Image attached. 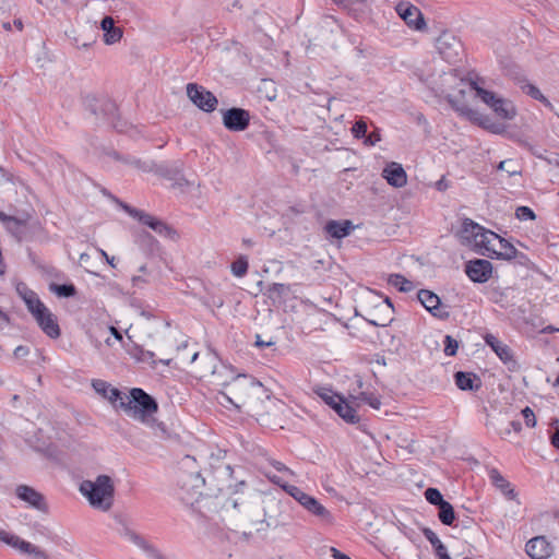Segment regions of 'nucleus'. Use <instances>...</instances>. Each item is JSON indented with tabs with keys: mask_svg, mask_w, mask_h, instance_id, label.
Returning a JSON list of instances; mask_svg holds the SVG:
<instances>
[{
	"mask_svg": "<svg viewBox=\"0 0 559 559\" xmlns=\"http://www.w3.org/2000/svg\"><path fill=\"white\" fill-rule=\"evenodd\" d=\"M270 399L264 385L247 374H238L226 384V391L219 393V403H230L236 408L242 407L255 408L263 401Z\"/></svg>",
	"mask_w": 559,
	"mask_h": 559,
	"instance_id": "f257e3e1",
	"label": "nucleus"
},
{
	"mask_svg": "<svg viewBox=\"0 0 559 559\" xmlns=\"http://www.w3.org/2000/svg\"><path fill=\"white\" fill-rule=\"evenodd\" d=\"M79 490L95 510L107 512L114 504L115 484L108 475H98L94 480H83Z\"/></svg>",
	"mask_w": 559,
	"mask_h": 559,
	"instance_id": "f03ea898",
	"label": "nucleus"
},
{
	"mask_svg": "<svg viewBox=\"0 0 559 559\" xmlns=\"http://www.w3.org/2000/svg\"><path fill=\"white\" fill-rule=\"evenodd\" d=\"M119 407L131 418L150 424L157 412L155 400L142 389L135 388L129 395L123 394Z\"/></svg>",
	"mask_w": 559,
	"mask_h": 559,
	"instance_id": "7ed1b4c3",
	"label": "nucleus"
},
{
	"mask_svg": "<svg viewBox=\"0 0 559 559\" xmlns=\"http://www.w3.org/2000/svg\"><path fill=\"white\" fill-rule=\"evenodd\" d=\"M188 340L179 331H168L157 344V349L166 355L171 356L175 354L180 362H193L198 357V352L187 354Z\"/></svg>",
	"mask_w": 559,
	"mask_h": 559,
	"instance_id": "20e7f679",
	"label": "nucleus"
},
{
	"mask_svg": "<svg viewBox=\"0 0 559 559\" xmlns=\"http://www.w3.org/2000/svg\"><path fill=\"white\" fill-rule=\"evenodd\" d=\"M178 497L187 506H193L202 496L204 479L200 473H185L178 480Z\"/></svg>",
	"mask_w": 559,
	"mask_h": 559,
	"instance_id": "39448f33",
	"label": "nucleus"
},
{
	"mask_svg": "<svg viewBox=\"0 0 559 559\" xmlns=\"http://www.w3.org/2000/svg\"><path fill=\"white\" fill-rule=\"evenodd\" d=\"M436 47L440 56L450 63L460 60L463 52L461 40L450 32H443L437 38Z\"/></svg>",
	"mask_w": 559,
	"mask_h": 559,
	"instance_id": "423d86ee",
	"label": "nucleus"
},
{
	"mask_svg": "<svg viewBox=\"0 0 559 559\" xmlns=\"http://www.w3.org/2000/svg\"><path fill=\"white\" fill-rule=\"evenodd\" d=\"M0 542L19 550L21 554L31 556L33 559H49L48 555L38 546L22 539L20 536L11 534L0 528Z\"/></svg>",
	"mask_w": 559,
	"mask_h": 559,
	"instance_id": "0eeeda50",
	"label": "nucleus"
},
{
	"mask_svg": "<svg viewBox=\"0 0 559 559\" xmlns=\"http://www.w3.org/2000/svg\"><path fill=\"white\" fill-rule=\"evenodd\" d=\"M187 95L198 108L205 112H212L217 107L218 100L216 96L197 83H189L187 85Z\"/></svg>",
	"mask_w": 559,
	"mask_h": 559,
	"instance_id": "6e6552de",
	"label": "nucleus"
},
{
	"mask_svg": "<svg viewBox=\"0 0 559 559\" xmlns=\"http://www.w3.org/2000/svg\"><path fill=\"white\" fill-rule=\"evenodd\" d=\"M420 304L436 318L447 320L450 317L448 307L441 304L438 295L428 289H420L417 294Z\"/></svg>",
	"mask_w": 559,
	"mask_h": 559,
	"instance_id": "1a4fd4ad",
	"label": "nucleus"
},
{
	"mask_svg": "<svg viewBox=\"0 0 559 559\" xmlns=\"http://www.w3.org/2000/svg\"><path fill=\"white\" fill-rule=\"evenodd\" d=\"M396 13L400 17L412 28L421 31L425 28L426 23L421 11L409 2H400L395 7Z\"/></svg>",
	"mask_w": 559,
	"mask_h": 559,
	"instance_id": "9d476101",
	"label": "nucleus"
},
{
	"mask_svg": "<svg viewBox=\"0 0 559 559\" xmlns=\"http://www.w3.org/2000/svg\"><path fill=\"white\" fill-rule=\"evenodd\" d=\"M250 122L249 111L242 108H230L223 111V124L229 131H243Z\"/></svg>",
	"mask_w": 559,
	"mask_h": 559,
	"instance_id": "9b49d317",
	"label": "nucleus"
},
{
	"mask_svg": "<svg viewBox=\"0 0 559 559\" xmlns=\"http://www.w3.org/2000/svg\"><path fill=\"white\" fill-rule=\"evenodd\" d=\"M120 205L130 216L148 226L158 235H167L170 231V228L164 222L150 215L148 213L136 210L126 203H120Z\"/></svg>",
	"mask_w": 559,
	"mask_h": 559,
	"instance_id": "f8f14e48",
	"label": "nucleus"
},
{
	"mask_svg": "<svg viewBox=\"0 0 559 559\" xmlns=\"http://www.w3.org/2000/svg\"><path fill=\"white\" fill-rule=\"evenodd\" d=\"M465 272L471 281L475 283H485L491 277L492 264L488 260H472L466 263Z\"/></svg>",
	"mask_w": 559,
	"mask_h": 559,
	"instance_id": "ddd939ff",
	"label": "nucleus"
},
{
	"mask_svg": "<svg viewBox=\"0 0 559 559\" xmlns=\"http://www.w3.org/2000/svg\"><path fill=\"white\" fill-rule=\"evenodd\" d=\"M525 551L532 559H547L552 555L554 546L545 536H536L526 543Z\"/></svg>",
	"mask_w": 559,
	"mask_h": 559,
	"instance_id": "4468645a",
	"label": "nucleus"
},
{
	"mask_svg": "<svg viewBox=\"0 0 559 559\" xmlns=\"http://www.w3.org/2000/svg\"><path fill=\"white\" fill-rule=\"evenodd\" d=\"M34 319L48 337L56 340L60 336L61 330L57 318L48 308Z\"/></svg>",
	"mask_w": 559,
	"mask_h": 559,
	"instance_id": "2eb2a0df",
	"label": "nucleus"
},
{
	"mask_svg": "<svg viewBox=\"0 0 559 559\" xmlns=\"http://www.w3.org/2000/svg\"><path fill=\"white\" fill-rule=\"evenodd\" d=\"M382 177L394 188H402L407 183V175L401 164L391 162L382 170Z\"/></svg>",
	"mask_w": 559,
	"mask_h": 559,
	"instance_id": "dca6fc26",
	"label": "nucleus"
},
{
	"mask_svg": "<svg viewBox=\"0 0 559 559\" xmlns=\"http://www.w3.org/2000/svg\"><path fill=\"white\" fill-rule=\"evenodd\" d=\"M265 476L273 484L278 485L283 490H285V492H287L290 497L298 501L304 508L307 504V502L310 501L312 498V496H309L308 493L304 492L299 487L283 481V479L275 474L265 472Z\"/></svg>",
	"mask_w": 559,
	"mask_h": 559,
	"instance_id": "f3484780",
	"label": "nucleus"
},
{
	"mask_svg": "<svg viewBox=\"0 0 559 559\" xmlns=\"http://www.w3.org/2000/svg\"><path fill=\"white\" fill-rule=\"evenodd\" d=\"M84 105L95 116H106L112 114L116 109L115 104L107 98H99L95 95H87L84 98Z\"/></svg>",
	"mask_w": 559,
	"mask_h": 559,
	"instance_id": "a211bd4d",
	"label": "nucleus"
},
{
	"mask_svg": "<svg viewBox=\"0 0 559 559\" xmlns=\"http://www.w3.org/2000/svg\"><path fill=\"white\" fill-rule=\"evenodd\" d=\"M484 340L504 364L512 365L513 367L516 365V361L513 359L512 350L507 344L492 334H486Z\"/></svg>",
	"mask_w": 559,
	"mask_h": 559,
	"instance_id": "6ab92c4d",
	"label": "nucleus"
},
{
	"mask_svg": "<svg viewBox=\"0 0 559 559\" xmlns=\"http://www.w3.org/2000/svg\"><path fill=\"white\" fill-rule=\"evenodd\" d=\"M492 243L491 245V255L490 258L503 259V260H512V257L515 254L516 248L510 243L508 240L501 238L499 235L490 236Z\"/></svg>",
	"mask_w": 559,
	"mask_h": 559,
	"instance_id": "aec40b11",
	"label": "nucleus"
},
{
	"mask_svg": "<svg viewBox=\"0 0 559 559\" xmlns=\"http://www.w3.org/2000/svg\"><path fill=\"white\" fill-rule=\"evenodd\" d=\"M16 496L21 500L27 502L29 506L34 507L35 509H37L39 511L46 510V503H45L43 495L29 486H26V485L17 486Z\"/></svg>",
	"mask_w": 559,
	"mask_h": 559,
	"instance_id": "412c9836",
	"label": "nucleus"
},
{
	"mask_svg": "<svg viewBox=\"0 0 559 559\" xmlns=\"http://www.w3.org/2000/svg\"><path fill=\"white\" fill-rule=\"evenodd\" d=\"M121 535L133 543L139 548L143 549L151 559H166L157 550H155L142 536L134 531L124 527Z\"/></svg>",
	"mask_w": 559,
	"mask_h": 559,
	"instance_id": "4be33fe9",
	"label": "nucleus"
},
{
	"mask_svg": "<svg viewBox=\"0 0 559 559\" xmlns=\"http://www.w3.org/2000/svg\"><path fill=\"white\" fill-rule=\"evenodd\" d=\"M94 390L103 397L107 399L110 403L120 404L123 394L116 388H112L104 380H94L92 382Z\"/></svg>",
	"mask_w": 559,
	"mask_h": 559,
	"instance_id": "5701e85b",
	"label": "nucleus"
},
{
	"mask_svg": "<svg viewBox=\"0 0 559 559\" xmlns=\"http://www.w3.org/2000/svg\"><path fill=\"white\" fill-rule=\"evenodd\" d=\"M490 236H497L496 233L491 230H487L483 227V230H479L477 240L473 242L471 246L478 254L490 258L491 255V245L492 240Z\"/></svg>",
	"mask_w": 559,
	"mask_h": 559,
	"instance_id": "b1692460",
	"label": "nucleus"
},
{
	"mask_svg": "<svg viewBox=\"0 0 559 559\" xmlns=\"http://www.w3.org/2000/svg\"><path fill=\"white\" fill-rule=\"evenodd\" d=\"M100 27L104 31L105 44L112 45L121 39L122 31L115 26V21L111 16H105L102 20Z\"/></svg>",
	"mask_w": 559,
	"mask_h": 559,
	"instance_id": "393cba45",
	"label": "nucleus"
},
{
	"mask_svg": "<svg viewBox=\"0 0 559 559\" xmlns=\"http://www.w3.org/2000/svg\"><path fill=\"white\" fill-rule=\"evenodd\" d=\"M479 230H483L480 225L474 223L469 218H465L460 230L461 241L471 247L473 242L477 240Z\"/></svg>",
	"mask_w": 559,
	"mask_h": 559,
	"instance_id": "a878e982",
	"label": "nucleus"
},
{
	"mask_svg": "<svg viewBox=\"0 0 559 559\" xmlns=\"http://www.w3.org/2000/svg\"><path fill=\"white\" fill-rule=\"evenodd\" d=\"M131 356L140 361V362H147L150 364L152 367H155L157 365V360L155 359V353L154 352H151V350H146L140 346H135L133 348V350L130 352ZM173 358H165V359H159L158 362L165 365V366H169L170 365V361H171Z\"/></svg>",
	"mask_w": 559,
	"mask_h": 559,
	"instance_id": "bb28decb",
	"label": "nucleus"
},
{
	"mask_svg": "<svg viewBox=\"0 0 559 559\" xmlns=\"http://www.w3.org/2000/svg\"><path fill=\"white\" fill-rule=\"evenodd\" d=\"M491 109L495 114L506 120H511L516 116V109L512 102L499 97L496 103L492 104Z\"/></svg>",
	"mask_w": 559,
	"mask_h": 559,
	"instance_id": "cd10ccee",
	"label": "nucleus"
},
{
	"mask_svg": "<svg viewBox=\"0 0 559 559\" xmlns=\"http://www.w3.org/2000/svg\"><path fill=\"white\" fill-rule=\"evenodd\" d=\"M305 509L309 513L319 518L321 521L325 523L333 522V516L331 512L324 506H322L314 497H312L311 500L307 502Z\"/></svg>",
	"mask_w": 559,
	"mask_h": 559,
	"instance_id": "c85d7f7f",
	"label": "nucleus"
},
{
	"mask_svg": "<svg viewBox=\"0 0 559 559\" xmlns=\"http://www.w3.org/2000/svg\"><path fill=\"white\" fill-rule=\"evenodd\" d=\"M489 477L492 484L499 488L509 499H515L516 492L513 488H511L510 483L497 469H491L489 472Z\"/></svg>",
	"mask_w": 559,
	"mask_h": 559,
	"instance_id": "c756f323",
	"label": "nucleus"
},
{
	"mask_svg": "<svg viewBox=\"0 0 559 559\" xmlns=\"http://www.w3.org/2000/svg\"><path fill=\"white\" fill-rule=\"evenodd\" d=\"M350 228H352V223L349 221H344V222L331 221L325 226L326 233L331 237L337 238V239L346 237L349 234Z\"/></svg>",
	"mask_w": 559,
	"mask_h": 559,
	"instance_id": "7c9ffc66",
	"label": "nucleus"
},
{
	"mask_svg": "<svg viewBox=\"0 0 559 559\" xmlns=\"http://www.w3.org/2000/svg\"><path fill=\"white\" fill-rule=\"evenodd\" d=\"M333 409L347 423L355 424L359 420L356 409L343 397Z\"/></svg>",
	"mask_w": 559,
	"mask_h": 559,
	"instance_id": "2f4dec72",
	"label": "nucleus"
},
{
	"mask_svg": "<svg viewBox=\"0 0 559 559\" xmlns=\"http://www.w3.org/2000/svg\"><path fill=\"white\" fill-rule=\"evenodd\" d=\"M454 379H455V384L457 385V388L463 391H466V390L473 391V390H477L479 388V383L476 385L474 384V382L476 380L479 381V379L474 373L457 371L454 374Z\"/></svg>",
	"mask_w": 559,
	"mask_h": 559,
	"instance_id": "473e14b6",
	"label": "nucleus"
},
{
	"mask_svg": "<svg viewBox=\"0 0 559 559\" xmlns=\"http://www.w3.org/2000/svg\"><path fill=\"white\" fill-rule=\"evenodd\" d=\"M350 397L357 404L365 403V404H368L369 406H371L373 409H380V407H381V401H380L379 396L371 392H362L361 391V392L357 393L356 395L350 394Z\"/></svg>",
	"mask_w": 559,
	"mask_h": 559,
	"instance_id": "72a5a7b5",
	"label": "nucleus"
},
{
	"mask_svg": "<svg viewBox=\"0 0 559 559\" xmlns=\"http://www.w3.org/2000/svg\"><path fill=\"white\" fill-rule=\"evenodd\" d=\"M388 283L394 287H397L400 292L408 293L414 289L413 282L408 281L401 274H391L388 278Z\"/></svg>",
	"mask_w": 559,
	"mask_h": 559,
	"instance_id": "f704fd0d",
	"label": "nucleus"
},
{
	"mask_svg": "<svg viewBox=\"0 0 559 559\" xmlns=\"http://www.w3.org/2000/svg\"><path fill=\"white\" fill-rule=\"evenodd\" d=\"M438 518L442 524L451 526L455 520V512L452 504L448 501L439 507Z\"/></svg>",
	"mask_w": 559,
	"mask_h": 559,
	"instance_id": "c9c22d12",
	"label": "nucleus"
},
{
	"mask_svg": "<svg viewBox=\"0 0 559 559\" xmlns=\"http://www.w3.org/2000/svg\"><path fill=\"white\" fill-rule=\"evenodd\" d=\"M472 90L475 91L476 96L481 99L487 106L490 108L492 107V104L496 103V100L499 98L495 93L487 91L483 87H480L476 82H471Z\"/></svg>",
	"mask_w": 559,
	"mask_h": 559,
	"instance_id": "e433bc0d",
	"label": "nucleus"
},
{
	"mask_svg": "<svg viewBox=\"0 0 559 559\" xmlns=\"http://www.w3.org/2000/svg\"><path fill=\"white\" fill-rule=\"evenodd\" d=\"M522 90L525 94H527L528 96H531L532 98L536 99V100H539L540 103H543L547 108L551 109L554 108L552 104L548 100V98H546L543 93L540 92V90L533 85V84H525L522 86Z\"/></svg>",
	"mask_w": 559,
	"mask_h": 559,
	"instance_id": "4c0bfd02",
	"label": "nucleus"
},
{
	"mask_svg": "<svg viewBox=\"0 0 559 559\" xmlns=\"http://www.w3.org/2000/svg\"><path fill=\"white\" fill-rule=\"evenodd\" d=\"M290 293V287L286 284L274 283L267 288L269 298L275 300H281L284 296Z\"/></svg>",
	"mask_w": 559,
	"mask_h": 559,
	"instance_id": "58836bf2",
	"label": "nucleus"
},
{
	"mask_svg": "<svg viewBox=\"0 0 559 559\" xmlns=\"http://www.w3.org/2000/svg\"><path fill=\"white\" fill-rule=\"evenodd\" d=\"M27 310L35 318L47 308L39 299L38 295H29L25 302Z\"/></svg>",
	"mask_w": 559,
	"mask_h": 559,
	"instance_id": "ea45409f",
	"label": "nucleus"
},
{
	"mask_svg": "<svg viewBox=\"0 0 559 559\" xmlns=\"http://www.w3.org/2000/svg\"><path fill=\"white\" fill-rule=\"evenodd\" d=\"M248 266L249 263L247 258L240 257L231 263V273L237 277H242L247 274Z\"/></svg>",
	"mask_w": 559,
	"mask_h": 559,
	"instance_id": "a19ab883",
	"label": "nucleus"
},
{
	"mask_svg": "<svg viewBox=\"0 0 559 559\" xmlns=\"http://www.w3.org/2000/svg\"><path fill=\"white\" fill-rule=\"evenodd\" d=\"M50 289L59 297H72L75 295V287L72 284H69V285L51 284Z\"/></svg>",
	"mask_w": 559,
	"mask_h": 559,
	"instance_id": "79ce46f5",
	"label": "nucleus"
},
{
	"mask_svg": "<svg viewBox=\"0 0 559 559\" xmlns=\"http://www.w3.org/2000/svg\"><path fill=\"white\" fill-rule=\"evenodd\" d=\"M425 498L429 503L438 506V508L445 502L441 492L437 488L426 489Z\"/></svg>",
	"mask_w": 559,
	"mask_h": 559,
	"instance_id": "37998d69",
	"label": "nucleus"
},
{
	"mask_svg": "<svg viewBox=\"0 0 559 559\" xmlns=\"http://www.w3.org/2000/svg\"><path fill=\"white\" fill-rule=\"evenodd\" d=\"M498 170L506 171L509 177L514 175H520V169L516 166V163L513 159H506L499 163L497 166Z\"/></svg>",
	"mask_w": 559,
	"mask_h": 559,
	"instance_id": "c03bdc74",
	"label": "nucleus"
},
{
	"mask_svg": "<svg viewBox=\"0 0 559 559\" xmlns=\"http://www.w3.org/2000/svg\"><path fill=\"white\" fill-rule=\"evenodd\" d=\"M444 354L447 356H454L459 348V343L451 335H445L444 337Z\"/></svg>",
	"mask_w": 559,
	"mask_h": 559,
	"instance_id": "a18cd8bd",
	"label": "nucleus"
},
{
	"mask_svg": "<svg viewBox=\"0 0 559 559\" xmlns=\"http://www.w3.org/2000/svg\"><path fill=\"white\" fill-rule=\"evenodd\" d=\"M320 396L332 408H334L335 404H337L342 400L341 395L333 393L332 391H325L321 393Z\"/></svg>",
	"mask_w": 559,
	"mask_h": 559,
	"instance_id": "49530a36",
	"label": "nucleus"
},
{
	"mask_svg": "<svg viewBox=\"0 0 559 559\" xmlns=\"http://www.w3.org/2000/svg\"><path fill=\"white\" fill-rule=\"evenodd\" d=\"M441 79H442V83L440 84L441 93H448L449 90L451 88V85L453 83L457 82L456 76L452 73H447V74L442 75Z\"/></svg>",
	"mask_w": 559,
	"mask_h": 559,
	"instance_id": "de8ad7c7",
	"label": "nucleus"
},
{
	"mask_svg": "<svg viewBox=\"0 0 559 559\" xmlns=\"http://www.w3.org/2000/svg\"><path fill=\"white\" fill-rule=\"evenodd\" d=\"M352 132H353L354 136L357 138V139L365 138L366 133H367V124H366V122L362 121V120L357 121L353 126Z\"/></svg>",
	"mask_w": 559,
	"mask_h": 559,
	"instance_id": "09e8293b",
	"label": "nucleus"
},
{
	"mask_svg": "<svg viewBox=\"0 0 559 559\" xmlns=\"http://www.w3.org/2000/svg\"><path fill=\"white\" fill-rule=\"evenodd\" d=\"M516 217L519 219H523V221H527V219H534L535 218V213L533 212L532 209L527 207V206H519L516 209Z\"/></svg>",
	"mask_w": 559,
	"mask_h": 559,
	"instance_id": "8fccbe9b",
	"label": "nucleus"
},
{
	"mask_svg": "<svg viewBox=\"0 0 559 559\" xmlns=\"http://www.w3.org/2000/svg\"><path fill=\"white\" fill-rule=\"evenodd\" d=\"M522 415L528 427H534L536 425L535 414L531 407L526 406L524 409H522Z\"/></svg>",
	"mask_w": 559,
	"mask_h": 559,
	"instance_id": "3c124183",
	"label": "nucleus"
},
{
	"mask_svg": "<svg viewBox=\"0 0 559 559\" xmlns=\"http://www.w3.org/2000/svg\"><path fill=\"white\" fill-rule=\"evenodd\" d=\"M512 260H516V262L520 265H523V266H526V267H531L533 265V263L530 260V258L525 253H523L521 251H518V250H515V254H514V257H512Z\"/></svg>",
	"mask_w": 559,
	"mask_h": 559,
	"instance_id": "603ef678",
	"label": "nucleus"
},
{
	"mask_svg": "<svg viewBox=\"0 0 559 559\" xmlns=\"http://www.w3.org/2000/svg\"><path fill=\"white\" fill-rule=\"evenodd\" d=\"M423 533H424L425 537L430 542L433 549L438 546V544L442 543L432 530L424 528Z\"/></svg>",
	"mask_w": 559,
	"mask_h": 559,
	"instance_id": "864d4df0",
	"label": "nucleus"
},
{
	"mask_svg": "<svg viewBox=\"0 0 559 559\" xmlns=\"http://www.w3.org/2000/svg\"><path fill=\"white\" fill-rule=\"evenodd\" d=\"M269 463L278 472L286 473L288 475L295 476V472L288 468L285 464L276 460H269Z\"/></svg>",
	"mask_w": 559,
	"mask_h": 559,
	"instance_id": "5fc2aeb1",
	"label": "nucleus"
},
{
	"mask_svg": "<svg viewBox=\"0 0 559 559\" xmlns=\"http://www.w3.org/2000/svg\"><path fill=\"white\" fill-rule=\"evenodd\" d=\"M435 552L438 559H451L448 554L447 547L442 543L438 544V546L435 548Z\"/></svg>",
	"mask_w": 559,
	"mask_h": 559,
	"instance_id": "6e6d98bb",
	"label": "nucleus"
},
{
	"mask_svg": "<svg viewBox=\"0 0 559 559\" xmlns=\"http://www.w3.org/2000/svg\"><path fill=\"white\" fill-rule=\"evenodd\" d=\"M28 353H29L28 347L20 345L14 349L13 355L15 358H23V357H26L28 355Z\"/></svg>",
	"mask_w": 559,
	"mask_h": 559,
	"instance_id": "4d7b16f0",
	"label": "nucleus"
},
{
	"mask_svg": "<svg viewBox=\"0 0 559 559\" xmlns=\"http://www.w3.org/2000/svg\"><path fill=\"white\" fill-rule=\"evenodd\" d=\"M17 293L20 294L24 302H26V299L28 298L29 295H36L35 292L28 289L26 286H17Z\"/></svg>",
	"mask_w": 559,
	"mask_h": 559,
	"instance_id": "13d9d810",
	"label": "nucleus"
},
{
	"mask_svg": "<svg viewBox=\"0 0 559 559\" xmlns=\"http://www.w3.org/2000/svg\"><path fill=\"white\" fill-rule=\"evenodd\" d=\"M380 141V135L376 132L369 134L366 136L365 143L369 145H374L377 142Z\"/></svg>",
	"mask_w": 559,
	"mask_h": 559,
	"instance_id": "bf43d9fd",
	"label": "nucleus"
},
{
	"mask_svg": "<svg viewBox=\"0 0 559 559\" xmlns=\"http://www.w3.org/2000/svg\"><path fill=\"white\" fill-rule=\"evenodd\" d=\"M194 182H190L189 180L185 179V178H178L175 182V186L178 187L179 189H181L183 191V188L185 187H188V186H193Z\"/></svg>",
	"mask_w": 559,
	"mask_h": 559,
	"instance_id": "052dcab7",
	"label": "nucleus"
},
{
	"mask_svg": "<svg viewBox=\"0 0 559 559\" xmlns=\"http://www.w3.org/2000/svg\"><path fill=\"white\" fill-rule=\"evenodd\" d=\"M331 554L334 559H350L347 555L341 552L334 547L331 548Z\"/></svg>",
	"mask_w": 559,
	"mask_h": 559,
	"instance_id": "680f3d73",
	"label": "nucleus"
},
{
	"mask_svg": "<svg viewBox=\"0 0 559 559\" xmlns=\"http://www.w3.org/2000/svg\"><path fill=\"white\" fill-rule=\"evenodd\" d=\"M551 444L559 449V429H556V431L551 436Z\"/></svg>",
	"mask_w": 559,
	"mask_h": 559,
	"instance_id": "e2e57ef3",
	"label": "nucleus"
},
{
	"mask_svg": "<svg viewBox=\"0 0 559 559\" xmlns=\"http://www.w3.org/2000/svg\"><path fill=\"white\" fill-rule=\"evenodd\" d=\"M109 331L116 340L122 341V334L115 326H110Z\"/></svg>",
	"mask_w": 559,
	"mask_h": 559,
	"instance_id": "0e129e2a",
	"label": "nucleus"
},
{
	"mask_svg": "<svg viewBox=\"0 0 559 559\" xmlns=\"http://www.w3.org/2000/svg\"><path fill=\"white\" fill-rule=\"evenodd\" d=\"M142 283H146V280L140 275H136V276H133L132 277V284L133 286H139L140 284Z\"/></svg>",
	"mask_w": 559,
	"mask_h": 559,
	"instance_id": "69168bd1",
	"label": "nucleus"
},
{
	"mask_svg": "<svg viewBox=\"0 0 559 559\" xmlns=\"http://www.w3.org/2000/svg\"><path fill=\"white\" fill-rule=\"evenodd\" d=\"M100 253L106 259V261L112 266V267H116V264H115V258L114 257H109L104 250H100Z\"/></svg>",
	"mask_w": 559,
	"mask_h": 559,
	"instance_id": "338daca9",
	"label": "nucleus"
},
{
	"mask_svg": "<svg viewBox=\"0 0 559 559\" xmlns=\"http://www.w3.org/2000/svg\"><path fill=\"white\" fill-rule=\"evenodd\" d=\"M273 343L272 342H263L260 337V335H257V341H255V345L259 346V347H265V346H271Z\"/></svg>",
	"mask_w": 559,
	"mask_h": 559,
	"instance_id": "774afa93",
	"label": "nucleus"
}]
</instances>
